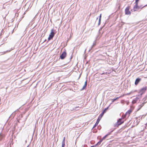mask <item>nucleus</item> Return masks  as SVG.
<instances>
[{
	"label": "nucleus",
	"mask_w": 147,
	"mask_h": 147,
	"mask_svg": "<svg viewBox=\"0 0 147 147\" xmlns=\"http://www.w3.org/2000/svg\"><path fill=\"white\" fill-rule=\"evenodd\" d=\"M109 135V134H107L105 136H104L102 138V139H101V140H102V141L104 140V139H105L107 137V136Z\"/></svg>",
	"instance_id": "18"
},
{
	"label": "nucleus",
	"mask_w": 147,
	"mask_h": 147,
	"mask_svg": "<svg viewBox=\"0 0 147 147\" xmlns=\"http://www.w3.org/2000/svg\"><path fill=\"white\" fill-rule=\"evenodd\" d=\"M15 112V111L11 115V116H12L13 115V117H14V116L15 115V114H16Z\"/></svg>",
	"instance_id": "21"
},
{
	"label": "nucleus",
	"mask_w": 147,
	"mask_h": 147,
	"mask_svg": "<svg viewBox=\"0 0 147 147\" xmlns=\"http://www.w3.org/2000/svg\"><path fill=\"white\" fill-rule=\"evenodd\" d=\"M4 136V135L3 134H0V141L3 139Z\"/></svg>",
	"instance_id": "15"
},
{
	"label": "nucleus",
	"mask_w": 147,
	"mask_h": 147,
	"mask_svg": "<svg viewBox=\"0 0 147 147\" xmlns=\"http://www.w3.org/2000/svg\"><path fill=\"white\" fill-rule=\"evenodd\" d=\"M65 143L64 142H62L61 147H65Z\"/></svg>",
	"instance_id": "20"
},
{
	"label": "nucleus",
	"mask_w": 147,
	"mask_h": 147,
	"mask_svg": "<svg viewBox=\"0 0 147 147\" xmlns=\"http://www.w3.org/2000/svg\"><path fill=\"white\" fill-rule=\"evenodd\" d=\"M87 80H86L84 84L83 87L81 90H83L84 89V88L86 87V86H87Z\"/></svg>",
	"instance_id": "11"
},
{
	"label": "nucleus",
	"mask_w": 147,
	"mask_h": 147,
	"mask_svg": "<svg viewBox=\"0 0 147 147\" xmlns=\"http://www.w3.org/2000/svg\"><path fill=\"white\" fill-rule=\"evenodd\" d=\"M86 50H85V51H84V52H86Z\"/></svg>",
	"instance_id": "30"
},
{
	"label": "nucleus",
	"mask_w": 147,
	"mask_h": 147,
	"mask_svg": "<svg viewBox=\"0 0 147 147\" xmlns=\"http://www.w3.org/2000/svg\"><path fill=\"white\" fill-rule=\"evenodd\" d=\"M131 93V92H130L129 93H127V95H129Z\"/></svg>",
	"instance_id": "25"
},
{
	"label": "nucleus",
	"mask_w": 147,
	"mask_h": 147,
	"mask_svg": "<svg viewBox=\"0 0 147 147\" xmlns=\"http://www.w3.org/2000/svg\"><path fill=\"white\" fill-rule=\"evenodd\" d=\"M120 97H117L116 98H114V99H112L111 100H112V102L111 103L110 105H109V106L111 104H112L113 102H114L116 100H117V99H119V98Z\"/></svg>",
	"instance_id": "12"
},
{
	"label": "nucleus",
	"mask_w": 147,
	"mask_h": 147,
	"mask_svg": "<svg viewBox=\"0 0 147 147\" xmlns=\"http://www.w3.org/2000/svg\"><path fill=\"white\" fill-rule=\"evenodd\" d=\"M146 5H145V6H143V7H142L141 8V9H142V8H143V7H145V6H146Z\"/></svg>",
	"instance_id": "27"
},
{
	"label": "nucleus",
	"mask_w": 147,
	"mask_h": 147,
	"mask_svg": "<svg viewBox=\"0 0 147 147\" xmlns=\"http://www.w3.org/2000/svg\"><path fill=\"white\" fill-rule=\"evenodd\" d=\"M141 79L140 78H137L135 80V85H137L139 82L140 81Z\"/></svg>",
	"instance_id": "8"
},
{
	"label": "nucleus",
	"mask_w": 147,
	"mask_h": 147,
	"mask_svg": "<svg viewBox=\"0 0 147 147\" xmlns=\"http://www.w3.org/2000/svg\"><path fill=\"white\" fill-rule=\"evenodd\" d=\"M138 2L136 1V2H135L136 4L135 5H138Z\"/></svg>",
	"instance_id": "24"
},
{
	"label": "nucleus",
	"mask_w": 147,
	"mask_h": 147,
	"mask_svg": "<svg viewBox=\"0 0 147 147\" xmlns=\"http://www.w3.org/2000/svg\"><path fill=\"white\" fill-rule=\"evenodd\" d=\"M65 140V138L64 137L63 142H64Z\"/></svg>",
	"instance_id": "26"
},
{
	"label": "nucleus",
	"mask_w": 147,
	"mask_h": 147,
	"mask_svg": "<svg viewBox=\"0 0 147 147\" xmlns=\"http://www.w3.org/2000/svg\"><path fill=\"white\" fill-rule=\"evenodd\" d=\"M109 107H107L106 108H105V109L100 114V116H103L104 114L105 113L107 109Z\"/></svg>",
	"instance_id": "9"
},
{
	"label": "nucleus",
	"mask_w": 147,
	"mask_h": 147,
	"mask_svg": "<svg viewBox=\"0 0 147 147\" xmlns=\"http://www.w3.org/2000/svg\"><path fill=\"white\" fill-rule=\"evenodd\" d=\"M131 112V111L130 110H129L128 111H127L125 114V115H126L127 114H128V115H129L130 113Z\"/></svg>",
	"instance_id": "16"
},
{
	"label": "nucleus",
	"mask_w": 147,
	"mask_h": 147,
	"mask_svg": "<svg viewBox=\"0 0 147 147\" xmlns=\"http://www.w3.org/2000/svg\"><path fill=\"white\" fill-rule=\"evenodd\" d=\"M141 7L138 6V5H135L134 7L133 10L134 11H136L137 10V9L141 8Z\"/></svg>",
	"instance_id": "7"
},
{
	"label": "nucleus",
	"mask_w": 147,
	"mask_h": 147,
	"mask_svg": "<svg viewBox=\"0 0 147 147\" xmlns=\"http://www.w3.org/2000/svg\"><path fill=\"white\" fill-rule=\"evenodd\" d=\"M102 117V116H100V115L98 117V119H97V121H96L95 124V125L93 126V127L92 128V129L95 128L97 125L99 121L100 120V119H101V118Z\"/></svg>",
	"instance_id": "4"
},
{
	"label": "nucleus",
	"mask_w": 147,
	"mask_h": 147,
	"mask_svg": "<svg viewBox=\"0 0 147 147\" xmlns=\"http://www.w3.org/2000/svg\"><path fill=\"white\" fill-rule=\"evenodd\" d=\"M66 55V53L65 51H64L62 53V54L60 56V58L62 59H64Z\"/></svg>",
	"instance_id": "5"
},
{
	"label": "nucleus",
	"mask_w": 147,
	"mask_h": 147,
	"mask_svg": "<svg viewBox=\"0 0 147 147\" xmlns=\"http://www.w3.org/2000/svg\"><path fill=\"white\" fill-rule=\"evenodd\" d=\"M135 0L136 1L138 2L139 0Z\"/></svg>",
	"instance_id": "28"
},
{
	"label": "nucleus",
	"mask_w": 147,
	"mask_h": 147,
	"mask_svg": "<svg viewBox=\"0 0 147 147\" xmlns=\"http://www.w3.org/2000/svg\"><path fill=\"white\" fill-rule=\"evenodd\" d=\"M55 31V30H54L53 29L51 30V33L48 39V40L53 38L55 34V33L54 32Z\"/></svg>",
	"instance_id": "1"
},
{
	"label": "nucleus",
	"mask_w": 147,
	"mask_h": 147,
	"mask_svg": "<svg viewBox=\"0 0 147 147\" xmlns=\"http://www.w3.org/2000/svg\"><path fill=\"white\" fill-rule=\"evenodd\" d=\"M79 108V107H75L74 108V109H76L78 108Z\"/></svg>",
	"instance_id": "23"
},
{
	"label": "nucleus",
	"mask_w": 147,
	"mask_h": 147,
	"mask_svg": "<svg viewBox=\"0 0 147 147\" xmlns=\"http://www.w3.org/2000/svg\"><path fill=\"white\" fill-rule=\"evenodd\" d=\"M147 98L146 97H144L142 101L143 102V103H144V104H145L146 103L147 101H146Z\"/></svg>",
	"instance_id": "13"
},
{
	"label": "nucleus",
	"mask_w": 147,
	"mask_h": 147,
	"mask_svg": "<svg viewBox=\"0 0 147 147\" xmlns=\"http://www.w3.org/2000/svg\"><path fill=\"white\" fill-rule=\"evenodd\" d=\"M122 118H120L114 124V126L115 127H118L119 126L123 123L124 121H122Z\"/></svg>",
	"instance_id": "2"
},
{
	"label": "nucleus",
	"mask_w": 147,
	"mask_h": 147,
	"mask_svg": "<svg viewBox=\"0 0 147 147\" xmlns=\"http://www.w3.org/2000/svg\"><path fill=\"white\" fill-rule=\"evenodd\" d=\"M147 89V87L146 86L140 89L139 93L140 94L141 96L142 94L145 92Z\"/></svg>",
	"instance_id": "3"
},
{
	"label": "nucleus",
	"mask_w": 147,
	"mask_h": 147,
	"mask_svg": "<svg viewBox=\"0 0 147 147\" xmlns=\"http://www.w3.org/2000/svg\"><path fill=\"white\" fill-rule=\"evenodd\" d=\"M107 74V72H106L102 73H100V74H100V75H103L104 74Z\"/></svg>",
	"instance_id": "19"
},
{
	"label": "nucleus",
	"mask_w": 147,
	"mask_h": 147,
	"mask_svg": "<svg viewBox=\"0 0 147 147\" xmlns=\"http://www.w3.org/2000/svg\"><path fill=\"white\" fill-rule=\"evenodd\" d=\"M144 103H142V104L139 105L138 107V109L137 110L138 111L140 110L141 109V108L144 106Z\"/></svg>",
	"instance_id": "10"
},
{
	"label": "nucleus",
	"mask_w": 147,
	"mask_h": 147,
	"mask_svg": "<svg viewBox=\"0 0 147 147\" xmlns=\"http://www.w3.org/2000/svg\"><path fill=\"white\" fill-rule=\"evenodd\" d=\"M91 147H94V146H91Z\"/></svg>",
	"instance_id": "29"
},
{
	"label": "nucleus",
	"mask_w": 147,
	"mask_h": 147,
	"mask_svg": "<svg viewBox=\"0 0 147 147\" xmlns=\"http://www.w3.org/2000/svg\"><path fill=\"white\" fill-rule=\"evenodd\" d=\"M101 14L99 17V21H98V26H99L100 24V22H101Z\"/></svg>",
	"instance_id": "14"
},
{
	"label": "nucleus",
	"mask_w": 147,
	"mask_h": 147,
	"mask_svg": "<svg viewBox=\"0 0 147 147\" xmlns=\"http://www.w3.org/2000/svg\"><path fill=\"white\" fill-rule=\"evenodd\" d=\"M125 13L126 15H130L131 14V12L129 11V7H127L125 10Z\"/></svg>",
	"instance_id": "6"
},
{
	"label": "nucleus",
	"mask_w": 147,
	"mask_h": 147,
	"mask_svg": "<svg viewBox=\"0 0 147 147\" xmlns=\"http://www.w3.org/2000/svg\"><path fill=\"white\" fill-rule=\"evenodd\" d=\"M98 19V18H97V19Z\"/></svg>",
	"instance_id": "31"
},
{
	"label": "nucleus",
	"mask_w": 147,
	"mask_h": 147,
	"mask_svg": "<svg viewBox=\"0 0 147 147\" xmlns=\"http://www.w3.org/2000/svg\"><path fill=\"white\" fill-rule=\"evenodd\" d=\"M96 45V44L94 42L93 43V45L92 46L91 49L90 50H89V51H90V50L94 46Z\"/></svg>",
	"instance_id": "22"
},
{
	"label": "nucleus",
	"mask_w": 147,
	"mask_h": 147,
	"mask_svg": "<svg viewBox=\"0 0 147 147\" xmlns=\"http://www.w3.org/2000/svg\"><path fill=\"white\" fill-rule=\"evenodd\" d=\"M102 141V140H101L99 142H98V143L96 144V145H100Z\"/></svg>",
	"instance_id": "17"
}]
</instances>
